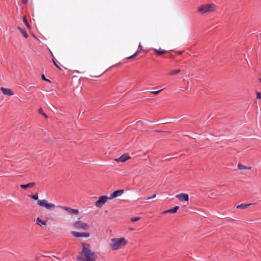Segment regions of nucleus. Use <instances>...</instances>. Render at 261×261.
I'll return each instance as SVG.
<instances>
[{
	"label": "nucleus",
	"mask_w": 261,
	"mask_h": 261,
	"mask_svg": "<svg viewBox=\"0 0 261 261\" xmlns=\"http://www.w3.org/2000/svg\"><path fill=\"white\" fill-rule=\"evenodd\" d=\"M82 250L77 257L78 261H95L97 256L91 250L90 244L82 243Z\"/></svg>",
	"instance_id": "1"
},
{
	"label": "nucleus",
	"mask_w": 261,
	"mask_h": 261,
	"mask_svg": "<svg viewBox=\"0 0 261 261\" xmlns=\"http://www.w3.org/2000/svg\"><path fill=\"white\" fill-rule=\"evenodd\" d=\"M127 241L124 238H113L111 240L110 246L113 250H117L124 247Z\"/></svg>",
	"instance_id": "2"
},
{
	"label": "nucleus",
	"mask_w": 261,
	"mask_h": 261,
	"mask_svg": "<svg viewBox=\"0 0 261 261\" xmlns=\"http://www.w3.org/2000/svg\"><path fill=\"white\" fill-rule=\"evenodd\" d=\"M216 6L213 4H207L200 6L197 11L201 14L210 13L215 11Z\"/></svg>",
	"instance_id": "3"
},
{
	"label": "nucleus",
	"mask_w": 261,
	"mask_h": 261,
	"mask_svg": "<svg viewBox=\"0 0 261 261\" xmlns=\"http://www.w3.org/2000/svg\"><path fill=\"white\" fill-rule=\"evenodd\" d=\"M80 219L81 218H79L77 221L73 223V227L77 229H82L84 230H88L90 228L89 224L80 221Z\"/></svg>",
	"instance_id": "4"
},
{
	"label": "nucleus",
	"mask_w": 261,
	"mask_h": 261,
	"mask_svg": "<svg viewBox=\"0 0 261 261\" xmlns=\"http://www.w3.org/2000/svg\"><path fill=\"white\" fill-rule=\"evenodd\" d=\"M37 204L42 207H45L47 210H51L56 207V205L52 203L48 202L45 199L38 200L37 201Z\"/></svg>",
	"instance_id": "5"
},
{
	"label": "nucleus",
	"mask_w": 261,
	"mask_h": 261,
	"mask_svg": "<svg viewBox=\"0 0 261 261\" xmlns=\"http://www.w3.org/2000/svg\"><path fill=\"white\" fill-rule=\"evenodd\" d=\"M109 199V197L107 196H100L98 199L95 202V206L98 208L101 207Z\"/></svg>",
	"instance_id": "6"
},
{
	"label": "nucleus",
	"mask_w": 261,
	"mask_h": 261,
	"mask_svg": "<svg viewBox=\"0 0 261 261\" xmlns=\"http://www.w3.org/2000/svg\"><path fill=\"white\" fill-rule=\"evenodd\" d=\"M57 206L58 207H60V208H62L63 210H64L66 211H67L69 214H71L78 215L79 213V211L77 209H73V208H70L69 207L62 206H60V205H58Z\"/></svg>",
	"instance_id": "7"
},
{
	"label": "nucleus",
	"mask_w": 261,
	"mask_h": 261,
	"mask_svg": "<svg viewBox=\"0 0 261 261\" xmlns=\"http://www.w3.org/2000/svg\"><path fill=\"white\" fill-rule=\"evenodd\" d=\"M72 234L76 238H88L90 233L88 232H80L77 231H72Z\"/></svg>",
	"instance_id": "8"
},
{
	"label": "nucleus",
	"mask_w": 261,
	"mask_h": 261,
	"mask_svg": "<svg viewBox=\"0 0 261 261\" xmlns=\"http://www.w3.org/2000/svg\"><path fill=\"white\" fill-rule=\"evenodd\" d=\"M176 197L181 201H188L189 200V196L187 194L185 193H180L179 194L176 195Z\"/></svg>",
	"instance_id": "9"
},
{
	"label": "nucleus",
	"mask_w": 261,
	"mask_h": 261,
	"mask_svg": "<svg viewBox=\"0 0 261 261\" xmlns=\"http://www.w3.org/2000/svg\"><path fill=\"white\" fill-rule=\"evenodd\" d=\"M123 193V190H117L113 192L109 197L110 199L115 198L116 197L121 196Z\"/></svg>",
	"instance_id": "10"
},
{
	"label": "nucleus",
	"mask_w": 261,
	"mask_h": 261,
	"mask_svg": "<svg viewBox=\"0 0 261 261\" xmlns=\"http://www.w3.org/2000/svg\"><path fill=\"white\" fill-rule=\"evenodd\" d=\"M1 90L3 93L6 95L12 96L14 94L13 92L9 88L2 87L1 88Z\"/></svg>",
	"instance_id": "11"
},
{
	"label": "nucleus",
	"mask_w": 261,
	"mask_h": 261,
	"mask_svg": "<svg viewBox=\"0 0 261 261\" xmlns=\"http://www.w3.org/2000/svg\"><path fill=\"white\" fill-rule=\"evenodd\" d=\"M129 158H130L128 155L124 154L122 155L121 156H120L119 158L116 159L115 160H116V161H117L118 162L123 163V162H125V161H126Z\"/></svg>",
	"instance_id": "12"
},
{
	"label": "nucleus",
	"mask_w": 261,
	"mask_h": 261,
	"mask_svg": "<svg viewBox=\"0 0 261 261\" xmlns=\"http://www.w3.org/2000/svg\"><path fill=\"white\" fill-rule=\"evenodd\" d=\"M179 209L178 206H175L173 208L167 210L163 213V214H166L168 213H175Z\"/></svg>",
	"instance_id": "13"
},
{
	"label": "nucleus",
	"mask_w": 261,
	"mask_h": 261,
	"mask_svg": "<svg viewBox=\"0 0 261 261\" xmlns=\"http://www.w3.org/2000/svg\"><path fill=\"white\" fill-rule=\"evenodd\" d=\"M35 185V183L32 182H30L26 185H21L20 187L22 189H25L27 188H32L33 187H34Z\"/></svg>",
	"instance_id": "14"
},
{
	"label": "nucleus",
	"mask_w": 261,
	"mask_h": 261,
	"mask_svg": "<svg viewBox=\"0 0 261 261\" xmlns=\"http://www.w3.org/2000/svg\"><path fill=\"white\" fill-rule=\"evenodd\" d=\"M252 204H241L237 206V208H241V209H245L248 207L249 205H251Z\"/></svg>",
	"instance_id": "15"
},
{
	"label": "nucleus",
	"mask_w": 261,
	"mask_h": 261,
	"mask_svg": "<svg viewBox=\"0 0 261 261\" xmlns=\"http://www.w3.org/2000/svg\"><path fill=\"white\" fill-rule=\"evenodd\" d=\"M36 223L40 226L46 225V222L42 221L39 218H37Z\"/></svg>",
	"instance_id": "16"
},
{
	"label": "nucleus",
	"mask_w": 261,
	"mask_h": 261,
	"mask_svg": "<svg viewBox=\"0 0 261 261\" xmlns=\"http://www.w3.org/2000/svg\"><path fill=\"white\" fill-rule=\"evenodd\" d=\"M154 51L157 54L159 55H163L166 52V50L162 48L154 49Z\"/></svg>",
	"instance_id": "17"
},
{
	"label": "nucleus",
	"mask_w": 261,
	"mask_h": 261,
	"mask_svg": "<svg viewBox=\"0 0 261 261\" xmlns=\"http://www.w3.org/2000/svg\"><path fill=\"white\" fill-rule=\"evenodd\" d=\"M238 168L240 170H243V169L250 170L251 169V167L245 166L241 164H239L238 165Z\"/></svg>",
	"instance_id": "18"
},
{
	"label": "nucleus",
	"mask_w": 261,
	"mask_h": 261,
	"mask_svg": "<svg viewBox=\"0 0 261 261\" xmlns=\"http://www.w3.org/2000/svg\"><path fill=\"white\" fill-rule=\"evenodd\" d=\"M18 29L19 30V31L22 33V34L23 35V36L25 38H27L28 37V35L27 33V32H25V30H23L22 29L19 28V27H18Z\"/></svg>",
	"instance_id": "19"
},
{
	"label": "nucleus",
	"mask_w": 261,
	"mask_h": 261,
	"mask_svg": "<svg viewBox=\"0 0 261 261\" xmlns=\"http://www.w3.org/2000/svg\"><path fill=\"white\" fill-rule=\"evenodd\" d=\"M180 69L172 70L170 72L169 75H175V74H177L179 73L180 72Z\"/></svg>",
	"instance_id": "20"
},
{
	"label": "nucleus",
	"mask_w": 261,
	"mask_h": 261,
	"mask_svg": "<svg viewBox=\"0 0 261 261\" xmlns=\"http://www.w3.org/2000/svg\"><path fill=\"white\" fill-rule=\"evenodd\" d=\"M38 112L43 117H44L45 118L47 119L48 118L47 116L43 112L41 108L39 109Z\"/></svg>",
	"instance_id": "21"
},
{
	"label": "nucleus",
	"mask_w": 261,
	"mask_h": 261,
	"mask_svg": "<svg viewBox=\"0 0 261 261\" xmlns=\"http://www.w3.org/2000/svg\"><path fill=\"white\" fill-rule=\"evenodd\" d=\"M31 197L32 199H33L34 200H37V201L38 200V194H36L35 195H31Z\"/></svg>",
	"instance_id": "22"
},
{
	"label": "nucleus",
	"mask_w": 261,
	"mask_h": 261,
	"mask_svg": "<svg viewBox=\"0 0 261 261\" xmlns=\"http://www.w3.org/2000/svg\"><path fill=\"white\" fill-rule=\"evenodd\" d=\"M22 20L24 24L28 27L29 28V25L27 22V19L25 17H23L22 18Z\"/></svg>",
	"instance_id": "23"
},
{
	"label": "nucleus",
	"mask_w": 261,
	"mask_h": 261,
	"mask_svg": "<svg viewBox=\"0 0 261 261\" xmlns=\"http://www.w3.org/2000/svg\"><path fill=\"white\" fill-rule=\"evenodd\" d=\"M140 217H135L131 218L130 220L132 222H136L139 220H140Z\"/></svg>",
	"instance_id": "24"
},
{
	"label": "nucleus",
	"mask_w": 261,
	"mask_h": 261,
	"mask_svg": "<svg viewBox=\"0 0 261 261\" xmlns=\"http://www.w3.org/2000/svg\"><path fill=\"white\" fill-rule=\"evenodd\" d=\"M137 56V53H135L133 55L128 57L127 59H131L134 58V57H136Z\"/></svg>",
	"instance_id": "25"
},
{
	"label": "nucleus",
	"mask_w": 261,
	"mask_h": 261,
	"mask_svg": "<svg viewBox=\"0 0 261 261\" xmlns=\"http://www.w3.org/2000/svg\"><path fill=\"white\" fill-rule=\"evenodd\" d=\"M163 89H160L158 91H151V93H153V94L156 95L158 94L160 92H161Z\"/></svg>",
	"instance_id": "26"
},
{
	"label": "nucleus",
	"mask_w": 261,
	"mask_h": 261,
	"mask_svg": "<svg viewBox=\"0 0 261 261\" xmlns=\"http://www.w3.org/2000/svg\"><path fill=\"white\" fill-rule=\"evenodd\" d=\"M42 79L43 81H46V82H50V81L49 80H48V79H46V78H45V76H44V75H42Z\"/></svg>",
	"instance_id": "27"
},
{
	"label": "nucleus",
	"mask_w": 261,
	"mask_h": 261,
	"mask_svg": "<svg viewBox=\"0 0 261 261\" xmlns=\"http://www.w3.org/2000/svg\"><path fill=\"white\" fill-rule=\"evenodd\" d=\"M256 97L258 99H261V93L260 92H257L256 93Z\"/></svg>",
	"instance_id": "28"
},
{
	"label": "nucleus",
	"mask_w": 261,
	"mask_h": 261,
	"mask_svg": "<svg viewBox=\"0 0 261 261\" xmlns=\"http://www.w3.org/2000/svg\"><path fill=\"white\" fill-rule=\"evenodd\" d=\"M53 62L54 63V64L59 69H61V68L58 66V65H57V64L56 63V62L55 61L54 59H53Z\"/></svg>",
	"instance_id": "29"
},
{
	"label": "nucleus",
	"mask_w": 261,
	"mask_h": 261,
	"mask_svg": "<svg viewBox=\"0 0 261 261\" xmlns=\"http://www.w3.org/2000/svg\"><path fill=\"white\" fill-rule=\"evenodd\" d=\"M23 4H25L27 3L28 0H22Z\"/></svg>",
	"instance_id": "30"
},
{
	"label": "nucleus",
	"mask_w": 261,
	"mask_h": 261,
	"mask_svg": "<svg viewBox=\"0 0 261 261\" xmlns=\"http://www.w3.org/2000/svg\"><path fill=\"white\" fill-rule=\"evenodd\" d=\"M156 197V194H154L153 196H151V199L154 198Z\"/></svg>",
	"instance_id": "31"
},
{
	"label": "nucleus",
	"mask_w": 261,
	"mask_h": 261,
	"mask_svg": "<svg viewBox=\"0 0 261 261\" xmlns=\"http://www.w3.org/2000/svg\"><path fill=\"white\" fill-rule=\"evenodd\" d=\"M151 199V197H148V198H146V199H145V200H149V199Z\"/></svg>",
	"instance_id": "32"
},
{
	"label": "nucleus",
	"mask_w": 261,
	"mask_h": 261,
	"mask_svg": "<svg viewBox=\"0 0 261 261\" xmlns=\"http://www.w3.org/2000/svg\"><path fill=\"white\" fill-rule=\"evenodd\" d=\"M139 48L140 49H141V48H142V46H141V44H140L139 45Z\"/></svg>",
	"instance_id": "33"
},
{
	"label": "nucleus",
	"mask_w": 261,
	"mask_h": 261,
	"mask_svg": "<svg viewBox=\"0 0 261 261\" xmlns=\"http://www.w3.org/2000/svg\"><path fill=\"white\" fill-rule=\"evenodd\" d=\"M259 81L261 82V79H259Z\"/></svg>",
	"instance_id": "34"
}]
</instances>
